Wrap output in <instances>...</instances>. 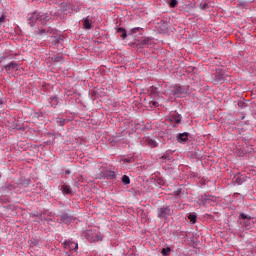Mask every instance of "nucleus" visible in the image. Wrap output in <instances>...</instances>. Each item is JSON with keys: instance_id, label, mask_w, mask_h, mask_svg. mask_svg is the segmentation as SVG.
<instances>
[{"instance_id": "obj_1", "label": "nucleus", "mask_w": 256, "mask_h": 256, "mask_svg": "<svg viewBox=\"0 0 256 256\" xmlns=\"http://www.w3.org/2000/svg\"><path fill=\"white\" fill-rule=\"evenodd\" d=\"M49 20V14L33 12L32 16L30 17V24L33 27V23L35 22H41L42 24H44L46 22H49Z\"/></svg>"}, {"instance_id": "obj_2", "label": "nucleus", "mask_w": 256, "mask_h": 256, "mask_svg": "<svg viewBox=\"0 0 256 256\" xmlns=\"http://www.w3.org/2000/svg\"><path fill=\"white\" fill-rule=\"evenodd\" d=\"M84 237H86L89 242H98L100 241V234H98L97 229H89L84 233Z\"/></svg>"}, {"instance_id": "obj_3", "label": "nucleus", "mask_w": 256, "mask_h": 256, "mask_svg": "<svg viewBox=\"0 0 256 256\" xmlns=\"http://www.w3.org/2000/svg\"><path fill=\"white\" fill-rule=\"evenodd\" d=\"M173 211L170 209L169 206H162L158 209V218L159 219H166L168 216H171Z\"/></svg>"}, {"instance_id": "obj_4", "label": "nucleus", "mask_w": 256, "mask_h": 256, "mask_svg": "<svg viewBox=\"0 0 256 256\" xmlns=\"http://www.w3.org/2000/svg\"><path fill=\"white\" fill-rule=\"evenodd\" d=\"M172 92L173 95H175L178 98H181L187 94V88L186 86H174Z\"/></svg>"}, {"instance_id": "obj_5", "label": "nucleus", "mask_w": 256, "mask_h": 256, "mask_svg": "<svg viewBox=\"0 0 256 256\" xmlns=\"http://www.w3.org/2000/svg\"><path fill=\"white\" fill-rule=\"evenodd\" d=\"M5 72H7L8 74L18 71L19 70V65L14 63V62H10L8 64H6L4 66Z\"/></svg>"}, {"instance_id": "obj_6", "label": "nucleus", "mask_w": 256, "mask_h": 256, "mask_svg": "<svg viewBox=\"0 0 256 256\" xmlns=\"http://www.w3.org/2000/svg\"><path fill=\"white\" fill-rule=\"evenodd\" d=\"M64 249H66L68 251H77L78 243L67 240L66 242H64Z\"/></svg>"}, {"instance_id": "obj_7", "label": "nucleus", "mask_w": 256, "mask_h": 256, "mask_svg": "<svg viewBox=\"0 0 256 256\" xmlns=\"http://www.w3.org/2000/svg\"><path fill=\"white\" fill-rule=\"evenodd\" d=\"M189 138V133H179L178 136H176V140H178L179 143L183 144L185 143Z\"/></svg>"}, {"instance_id": "obj_8", "label": "nucleus", "mask_w": 256, "mask_h": 256, "mask_svg": "<svg viewBox=\"0 0 256 256\" xmlns=\"http://www.w3.org/2000/svg\"><path fill=\"white\" fill-rule=\"evenodd\" d=\"M169 121L172 123L180 124L181 122V116L180 114L173 113L169 116Z\"/></svg>"}, {"instance_id": "obj_9", "label": "nucleus", "mask_w": 256, "mask_h": 256, "mask_svg": "<svg viewBox=\"0 0 256 256\" xmlns=\"http://www.w3.org/2000/svg\"><path fill=\"white\" fill-rule=\"evenodd\" d=\"M61 221L66 223V224H69L71 221H72V216H70L69 214L67 213H64L62 214L61 216Z\"/></svg>"}, {"instance_id": "obj_10", "label": "nucleus", "mask_w": 256, "mask_h": 256, "mask_svg": "<svg viewBox=\"0 0 256 256\" xmlns=\"http://www.w3.org/2000/svg\"><path fill=\"white\" fill-rule=\"evenodd\" d=\"M146 143H147L148 146H150V148H157V146H158L157 141H155L152 138H147Z\"/></svg>"}, {"instance_id": "obj_11", "label": "nucleus", "mask_w": 256, "mask_h": 256, "mask_svg": "<svg viewBox=\"0 0 256 256\" xmlns=\"http://www.w3.org/2000/svg\"><path fill=\"white\" fill-rule=\"evenodd\" d=\"M116 33L121 34L122 40H124V39L127 38V31H126V29H124L123 27H119V28L116 30Z\"/></svg>"}, {"instance_id": "obj_12", "label": "nucleus", "mask_w": 256, "mask_h": 256, "mask_svg": "<svg viewBox=\"0 0 256 256\" xmlns=\"http://www.w3.org/2000/svg\"><path fill=\"white\" fill-rule=\"evenodd\" d=\"M61 191H62V194H64V195H70V194H72V190H71L70 187L67 186V185H62Z\"/></svg>"}, {"instance_id": "obj_13", "label": "nucleus", "mask_w": 256, "mask_h": 256, "mask_svg": "<svg viewBox=\"0 0 256 256\" xmlns=\"http://www.w3.org/2000/svg\"><path fill=\"white\" fill-rule=\"evenodd\" d=\"M82 25L86 28V29H91L92 28V24H90V21L88 18L84 19L82 21Z\"/></svg>"}, {"instance_id": "obj_14", "label": "nucleus", "mask_w": 256, "mask_h": 256, "mask_svg": "<svg viewBox=\"0 0 256 256\" xmlns=\"http://www.w3.org/2000/svg\"><path fill=\"white\" fill-rule=\"evenodd\" d=\"M140 31H141L140 27H134V28L130 29L129 35L130 36L135 35V34L139 33Z\"/></svg>"}, {"instance_id": "obj_15", "label": "nucleus", "mask_w": 256, "mask_h": 256, "mask_svg": "<svg viewBox=\"0 0 256 256\" xmlns=\"http://www.w3.org/2000/svg\"><path fill=\"white\" fill-rule=\"evenodd\" d=\"M56 123H58L59 126L63 127L64 125H66L67 120L63 118H56Z\"/></svg>"}, {"instance_id": "obj_16", "label": "nucleus", "mask_w": 256, "mask_h": 256, "mask_svg": "<svg viewBox=\"0 0 256 256\" xmlns=\"http://www.w3.org/2000/svg\"><path fill=\"white\" fill-rule=\"evenodd\" d=\"M122 183H124V185H129L130 184V178L127 175L122 176Z\"/></svg>"}, {"instance_id": "obj_17", "label": "nucleus", "mask_w": 256, "mask_h": 256, "mask_svg": "<svg viewBox=\"0 0 256 256\" xmlns=\"http://www.w3.org/2000/svg\"><path fill=\"white\" fill-rule=\"evenodd\" d=\"M188 218H189L190 222L197 223V215L189 214Z\"/></svg>"}, {"instance_id": "obj_18", "label": "nucleus", "mask_w": 256, "mask_h": 256, "mask_svg": "<svg viewBox=\"0 0 256 256\" xmlns=\"http://www.w3.org/2000/svg\"><path fill=\"white\" fill-rule=\"evenodd\" d=\"M149 105H150V107H152V108H157V107L159 106V103H158V101L150 100V101H149Z\"/></svg>"}, {"instance_id": "obj_19", "label": "nucleus", "mask_w": 256, "mask_h": 256, "mask_svg": "<svg viewBox=\"0 0 256 256\" xmlns=\"http://www.w3.org/2000/svg\"><path fill=\"white\" fill-rule=\"evenodd\" d=\"M243 226H244V228H245L246 230L251 229V221H249V220L244 221V222H243Z\"/></svg>"}, {"instance_id": "obj_20", "label": "nucleus", "mask_w": 256, "mask_h": 256, "mask_svg": "<svg viewBox=\"0 0 256 256\" xmlns=\"http://www.w3.org/2000/svg\"><path fill=\"white\" fill-rule=\"evenodd\" d=\"M177 5H178L177 0H170V2H169V7L170 8H175V7H177Z\"/></svg>"}, {"instance_id": "obj_21", "label": "nucleus", "mask_w": 256, "mask_h": 256, "mask_svg": "<svg viewBox=\"0 0 256 256\" xmlns=\"http://www.w3.org/2000/svg\"><path fill=\"white\" fill-rule=\"evenodd\" d=\"M224 81V76L223 74H218L216 75V82L222 83Z\"/></svg>"}, {"instance_id": "obj_22", "label": "nucleus", "mask_w": 256, "mask_h": 256, "mask_svg": "<svg viewBox=\"0 0 256 256\" xmlns=\"http://www.w3.org/2000/svg\"><path fill=\"white\" fill-rule=\"evenodd\" d=\"M149 42H150L149 38H144V39L141 40V45L146 46V45L149 44Z\"/></svg>"}, {"instance_id": "obj_23", "label": "nucleus", "mask_w": 256, "mask_h": 256, "mask_svg": "<svg viewBox=\"0 0 256 256\" xmlns=\"http://www.w3.org/2000/svg\"><path fill=\"white\" fill-rule=\"evenodd\" d=\"M240 219H242V220H251V217H248L246 214L241 213L240 214Z\"/></svg>"}, {"instance_id": "obj_24", "label": "nucleus", "mask_w": 256, "mask_h": 256, "mask_svg": "<svg viewBox=\"0 0 256 256\" xmlns=\"http://www.w3.org/2000/svg\"><path fill=\"white\" fill-rule=\"evenodd\" d=\"M133 161L134 159L132 157L124 159V163H133Z\"/></svg>"}, {"instance_id": "obj_25", "label": "nucleus", "mask_w": 256, "mask_h": 256, "mask_svg": "<svg viewBox=\"0 0 256 256\" xmlns=\"http://www.w3.org/2000/svg\"><path fill=\"white\" fill-rule=\"evenodd\" d=\"M115 178V173L114 172H110L109 173V179H113Z\"/></svg>"}, {"instance_id": "obj_26", "label": "nucleus", "mask_w": 256, "mask_h": 256, "mask_svg": "<svg viewBox=\"0 0 256 256\" xmlns=\"http://www.w3.org/2000/svg\"><path fill=\"white\" fill-rule=\"evenodd\" d=\"M170 250L162 249V255H166Z\"/></svg>"}, {"instance_id": "obj_27", "label": "nucleus", "mask_w": 256, "mask_h": 256, "mask_svg": "<svg viewBox=\"0 0 256 256\" xmlns=\"http://www.w3.org/2000/svg\"><path fill=\"white\" fill-rule=\"evenodd\" d=\"M46 30L45 29H42L41 32L39 33V35H43V33H45Z\"/></svg>"}, {"instance_id": "obj_28", "label": "nucleus", "mask_w": 256, "mask_h": 256, "mask_svg": "<svg viewBox=\"0 0 256 256\" xmlns=\"http://www.w3.org/2000/svg\"><path fill=\"white\" fill-rule=\"evenodd\" d=\"M66 175H70V170H66Z\"/></svg>"}, {"instance_id": "obj_29", "label": "nucleus", "mask_w": 256, "mask_h": 256, "mask_svg": "<svg viewBox=\"0 0 256 256\" xmlns=\"http://www.w3.org/2000/svg\"><path fill=\"white\" fill-rule=\"evenodd\" d=\"M45 221H47V222H52V219H45Z\"/></svg>"}, {"instance_id": "obj_30", "label": "nucleus", "mask_w": 256, "mask_h": 256, "mask_svg": "<svg viewBox=\"0 0 256 256\" xmlns=\"http://www.w3.org/2000/svg\"><path fill=\"white\" fill-rule=\"evenodd\" d=\"M41 219H43V214L40 215Z\"/></svg>"}]
</instances>
